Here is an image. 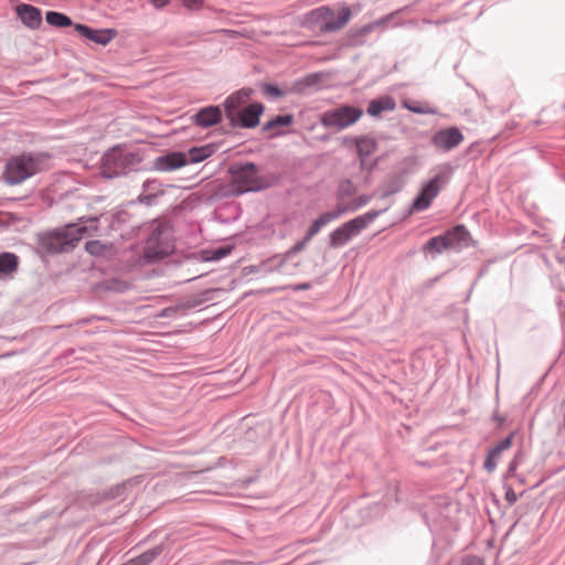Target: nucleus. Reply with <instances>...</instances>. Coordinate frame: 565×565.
<instances>
[{
  "instance_id": "nucleus-9",
  "label": "nucleus",
  "mask_w": 565,
  "mask_h": 565,
  "mask_svg": "<svg viewBox=\"0 0 565 565\" xmlns=\"http://www.w3.org/2000/svg\"><path fill=\"white\" fill-rule=\"evenodd\" d=\"M463 141V135L457 127L440 129L431 137L433 146L443 151H450Z\"/></svg>"
},
{
  "instance_id": "nucleus-29",
  "label": "nucleus",
  "mask_w": 565,
  "mask_h": 565,
  "mask_svg": "<svg viewBox=\"0 0 565 565\" xmlns=\"http://www.w3.org/2000/svg\"><path fill=\"white\" fill-rule=\"evenodd\" d=\"M183 4L188 9L198 10L202 4V0H183Z\"/></svg>"
},
{
  "instance_id": "nucleus-2",
  "label": "nucleus",
  "mask_w": 565,
  "mask_h": 565,
  "mask_svg": "<svg viewBox=\"0 0 565 565\" xmlns=\"http://www.w3.org/2000/svg\"><path fill=\"white\" fill-rule=\"evenodd\" d=\"M363 110L350 105H340L331 108L320 116V122L329 129L342 130L360 120Z\"/></svg>"
},
{
  "instance_id": "nucleus-7",
  "label": "nucleus",
  "mask_w": 565,
  "mask_h": 565,
  "mask_svg": "<svg viewBox=\"0 0 565 565\" xmlns=\"http://www.w3.org/2000/svg\"><path fill=\"white\" fill-rule=\"evenodd\" d=\"M472 243V237L466 226L456 225L444 235L431 237L426 247H465Z\"/></svg>"
},
{
  "instance_id": "nucleus-27",
  "label": "nucleus",
  "mask_w": 565,
  "mask_h": 565,
  "mask_svg": "<svg viewBox=\"0 0 565 565\" xmlns=\"http://www.w3.org/2000/svg\"><path fill=\"white\" fill-rule=\"evenodd\" d=\"M263 92H264V94H266L268 96H273V97H281L284 95V92L280 90L279 87H277L275 85H270V84H265L263 86Z\"/></svg>"
},
{
  "instance_id": "nucleus-6",
  "label": "nucleus",
  "mask_w": 565,
  "mask_h": 565,
  "mask_svg": "<svg viewBox=\"0 0 565 565\" xmlns=\"http://www.w3.org/2000/svg\"><path fill=\"white\" fill-rule=\"evenodd\" d=\"M377 215V212H369L344 223L332 233L331 244L335 246L347 244L351 237L358 235L360 231L373 222Z\"/></svg>"
},
{
  "instance_id": "nucleus-32",
  "label": "nucleus",
  "mask_w": 565,
  "mask_h": 565,
  "mask_svg": "<svg viewBox=\"0 0 565 565\" xmlns=\"http://www.w3.org/2000/svg\"><path fill=\"white\" fill-rule=\"evenodd\" d=\"M342 191L350 192L352 189V183L350 181H345L341 185Z\"/></svg>"
},
{
  "instance_id": "nucleus-18",
  "label": "nucleus",
  "mask_w": 565,
  "mask_h": 565,
  "mask_svg": "<svg viewBox=\"0 0 565 565\" xmlns=\"http://www.w3.org/2000/svg\"><path fill=\"white\" fill-rule=\"evenodd\" d=\"M294 122V116L288 115H279L268 120L263 129L265 131H271V136H279L284 134V128L289 127Z\"/></svg>"
},
{
  "instance_id": "nucleus-3",
  "label": "nucleus",
  "mask_w": 565,
  "mask_h": 565,
  "mask_svg": "<svg viewBox=\"0 0 565 565\" xmlns=\"http://www.w3.org/2000/svg\"><path fill=\"white\" fill-rule=\"evenodd\" d=\"M39 170L36 159L26 156L14 157L7 163L4 180L10 184H19Z\"/></svg>"
},
{
  "instance_id": "nucleus-5",
  "label": "nucleus",
  "mask_w": 565,
  "mask_h": 565,
  "mask_svg": "<svg viewBox=\"0 0 565 565\" xmlns=\"http://www.w3.org/2000/svg\"><path fill=\"white\" fill-rule=\"evenodd\" d=\"M264 188L263 180L257 175V169L248 163L233 171L232 191L242 194L248 191H258Z\"/></svg>"
},
{
  "instance_id": "nucleus-23",
  "label": "nucleus",
  "mask_w": 565,
  "mask_h": 565,
  "mask_svg": "<svg viewBox=\"0 0 565 565\" xmlns=\"http://www.w3.org/2000/svg\"><path fill=\"white\" fill-rule=\"evenodd\" d=\"M45 20L53 26L65 28L72 25V20L67 15L55 11H49Z\"/></svg>"
},
{
  "instance_id": "nucleus-21",
  "label": "nucleus",
  "mask_w": 565,
  "mask_h": 565,
  "mask_svg": "<svg viewBox=\"0 0 565 565\" xmlns=\"http://www.w3.org/2000/svg\"><path fill=\"white\" fill-rule=\"evenodd\" d=\"M162 553L161 546H156L152 550H149L141 555L131 558L127 563L122 565H149L156 557H158Z\"/></svg>"
},
{
  "instance_id": "nucleus-19",
  "label": "nucleus",
  "mask_w": 565,
  "mask_h": 565,
  "mask_svg": "<svg viewBox=\"0 0 565 565\" xmlns=\"http://www.w3.org/2000/svg\"><path fill=\"white\" fill-rule=\"evenodd\" d=\"M396 107V103L391 96H382L377 99H373L370 102L367 107L369 115L375 117L379 116L382 111L385 110H394Z\"/></svg>"
},
{
  "instance_id": "nucleus-30",
  "label": "nucleus",
  "mask_w": 565,
  "mask_h": 565,
  "mask_svg": "<svg viewBox=\"0 0 565 565\" xmlns=\"http://www.w3.org/2000/svg\"><path fill=\"white\" fill-rule=\"evenodd\" d=\"M505 500H507L509 503H511V504H513V503H515V502H516V500H518V495H516V493L514 492V490H513L512 488H509V489L507 490V492H505Z\"/></svg>"
},
{
  "instance_id": "nucleus-36",
  "label": "nucleus",
  "mask_w": 565,
  "mask_h": 565,
  "mask_svg": "<svg viewBox=\"0 0 565 565\" xmlns=\"http://www.w3.org/2000/svg\"><path fill=\"white\" fill-rule=\"evenodd\" d=\"M98 250H99V249H93V250H92V254H93L94 256H97V255H98V253H97Z\"/></svg>"
},
{
  "instance_id": "nucleus-8",
  "label": "nucleus",
  "mask_w": 565,
  "mask_h": 565,
  "mask_svg": "<svg viewBox=\"0 0 565 565\" xmlns=\"http://www.w3.org/2000/svg\"><path fill=\"white\" fill-rule=\"evenodd\" d=\"M445 183L446 178L443 174H437L425 183L413 202L412 211L420 212L427 210Z\"/></svg>"
},
{
  "instance_id": "nucleus-10",
  "label": "nucleus",
  "mask_w": 565,
  "mask_h": 565,
  "mask_svg": "<svg viewBox=\"0 0 565 565\" xmlns=\"http://www.w3.org/2000/svg\"><path fill=\"white\" fill-rule=\"evenodd\" d=\"M513 437L514 433L512 431L507 438L500 440L498 444H495L488 450V454L483 462V468L486 469L487 472L492 473L495 470L498 463L502 459L503 452L511 449L513 444Z\"/></svg>"
},
{
  "instance_id": "nucleus-33",
  "label": "nucleus",
  "mask_w": 565,
  "mask_h": 565,
  "mask_svg": "<svg viewBox=\"0 0 565 565\" xmlns=\"http://www.w3.org/2000/svg\"><path fill=\"white\" fill-rule=\"evenodd\" d=\"M175 310L172 309V308H167L164 310H162L160 317H168L170 315V312H174Z\"/></svg>"
},
{
  "instance_id": "nucleus-16",
  "label": "nucleus",
  "mask_w": 565,
  "mask_h": 565,
  "mask_svg": "<svg viewBox=\"0 0 565 565\" xmlns=\"http://www.w3.org/2000/svg\"><path fill=\"white\" fill-rule=\"evenodd\" d=\"M344 212L343 207L338 206L333 211H328L322 214H320L310 225L308 228L306 241L310 239L312 236H315L321 227L326 226L331 221L338 218L342 213Z\"/></svg>"
},
{
  "instance_id": "nucleus-14",
  "label": "nucleus",
  "mask_w": 565,
  "mask_h": 565,
  "mask_svg": "<svg viewBox=\"0 0 565 565\" xmlns=\"http://www.w3.org/2000/svg\"><path fill=\"white\" fill-rule=\"evenodd\" d=\"M186 154L182 152H171L156 159V168L160 171H171L185 166Z\"/></svg>"
},
{
  "instance_id": "nucleus-31",
  "label": "nucleus",
  "mask_w": 565,
  "mask_h": 565,
  "mask_svg": "<svg viewBox=\"0 0 565 565\" xmlns=\"http://www.w3.org/2000/svg\"><path fill=\"white\" fill-rule=\"evenodd\" d=\"M153 7L161 9L166 7L169 2V0H150Z\"/></svg>"
},
{
  "instance_id": "nucleus-11",
  "label": "nucleus",
  "mask_w": 565,
  "mask_h": 565,
  "mask_svg": "<svg viewBox=\"0 0 565 565\" xmlns=\"http://www.w3.org/2000/svg\"><path fill=\"white\" fill-rule=\"evenodd\" d=\"M252 89H239L228 96L224 103L226 116L231 120H235L241 109L247 106V102L250 98Z\"/></svg>"
},
{
  "instance_id": "nucleus-4",
  "label": "nucleus",
  "mask_w": 565,
  "mask_h": 565,
  "mask_svg": "<svg viewBox=\"0 0 565 565\" xmlns=\"http://www.w3.org/2000/svg\"><path fill=\"white\" fill-rule=\"evenodd\" d=\"M351 11L343 8L338 18H333V12L328 7H321L308 14V20L312 23H319L322 32H333L342 29L350 20Z\"/></svg>"
},
{
  "instance_id": "nucleus-20",
  "label": "nucleus",
  "mask_w": 565,
  "mask_h": 565,
  "mask_svg": "<svg viewBox=\"0 0 565 565\" xmlns=\"http://www.w3.org/2000/svg\"><path fill=\"white\" fill-rule=\"evenodd\" d=\"M356 150L361 160V166L364 167L367 157L377 150V143L373 138L361 137L356 139Z\"/></svg>"
},
{
  "instance_id": "nucleus-15",
  "label": "nucleus",
  "mask_w": 565,
  "mask_h": 565,
  "mask_svg": "<svg viewBox=\"0 0 565 565\" xmlns=\"http://www.w3.org/2000/svg\"><path fill=\"white\" fill-rule=\"evenodd\" d=\"M17 13L21 21L29 28L35 29L42 22L41 11L30 4H20L17 7Z\"/></svg>"
},
{
  "instance_id": "nucleus-28",
  "label": "nucleus",
  "mask_w": 565,
  "mask_h": 565,
  "mask_svg": "<svg viewBox=\"0 0 565 565\" xmlns=\"http://www.w3.org/2000/svg\"><path fill=\"white\" fill-rule=\"evenodd\" d=\"M459 565H484V562L479 556H466L461 559Z\"/></svg>"
},
{
  "instance_id": "nucleus-12",
  "label": "nucleus",
  "mask_w": 565,
  "mask_h": 565,
  "mask_svg": "<svg viewBox=\"0 0 565 565\" xmlns=\"http://www.w3.org/2000/svg\"><path fill=\"white\" fill-rule=\"evenodd\" d=\"M264 111V106L260 103L247 105L241 109L236 119L244 128H254L259 124V117Z\"/></svg>"
},
{
  "instance_id": "nucleus-22",
  "label": "nucleus",
  "mask_w": 565,
  "mask_h": 565,
  "mask_svg": "<svg viewBox=\"0 0 565 565\" xmlns=\"http://www.w3.org/2000/svg\"><path fill=\"white\" fill-rule=\"evenodd\" d=\"M18 267V257L11 253L0 254V274H11Z\"/></svg>"
},
{
  "instance_id": "nucleus-13",
  "label": "nucleus",
  "mask_w": 565,
  "mask_h": 565,
  "mask_svg": "<svg viewBox=\"0 0 565 565\" xmlns=\"http://www.w3.org/2000/svg\"><path fill=\"white\" fill-rule=\"evenodd\" d=\"M74 28L78 34L102 45L108 44L115 36V32L111 30H93L84 24H75Z\"/></svg>"
},
{
  "instance_id": "nucleus-24",
  "label": "nucleus",
  "mask_w": 565,
  "mask_h": 565,
  "mask_svg": "<svg viewBox=\"0 0 565 565\" xmlns=\"http://www.w3.org/2000/svg\"><path fill=\"white\" fill-rule=\"evenodd\" d=\"M212 154L211 147L192 148L189 151V158L191 162H201Z\"/></svg>"
},
{
  "instance_id": "nucleus-25",
  "label": "nucleus",
  "mask_w": 565,
  "mask_h": 565,
  "mask_svg": "<svg viewBox=\"0 0 565 565\" xmlns=\"http://www.w3.org/2000/svg\"><path fill=\"white\" fill-rule=\"evenodd\" d=\"M231 249H203L201 257L203 260L221 259L230 254Z\"/></svg>"
},
{
  "instance_id": "nucleus-26",
  "label": "nucleus",
  "mask_w": 565,
  "mask_h": 565,
  "mask_svg": "<svg viewBox=\"0 0 565 565\" xmlns=\"http://www.w3.org/2000/svg\"><path fill=\"white\" fill-rule=\"evenodd\" d=\"M403 107H405L406 109L411 110L412 113H415V114H426L428 113L424 107H422L417 102H413V100H404L403 102Z\"/></svg>"
},
{
  "instance_id": "nucleus-17",
  "label": "nucleus",
  "mask_w": 565,
  "mask_h": 565,
  "mask_svg": "<svg viewBox=\"0 0 565 565\" xmlns=\"http://www.w3.org/2000/svg\"><path fill=\"white\" fill-rule=\"evenodd\" d=\"M222 113L217 106H209L201 109L195 116L196 125L201 127H210L221 121Z\"/></svg>"
},
{
  "instance_id": "nucleus-1",
  "label": "nucleus",
  "mask_w": 565,
  "mask_h": 565,
  "mask_svg": "<svg viewBox=\"0 0 565 565\" xmlns=\"http://www.w3.org/2000/svg\"><path fill=\"white\" fill-rule=\"evenodd\" d=\"M96 232L97 220L92 218L49 231L42 235L41 243L44 247H75L82 243L86 248L96 247L97 241L92 239Z\"/></svg>"
},
{
  "instance_id": "nucleus-34",
  "label": "nucleus",
  "mask_w": 565,
  "mask_h": 565,
  "mask_svg": "<svg viewBox=\"0 0 565 565\" xmlns=\"http://www.w3.org/2000/svg\"><path fill=\"white\" fill-rule=\"evenodd\" d=\"M309 288V285L308 284H303L299 287H297L296 289H308Z\"/></svg>"
},
{
  "instance_id": "nucleus-35",
  "label": "nucleus",
  "mask_w": 565,
  "mask_h": 565,
  "mask_svg": "<svg viewBox=\"0 0 565 565\" xmlns=\"http://www.w3.org/2000/svg\"><path fill=\"white\" fill-rule=\"evenodd\" d=\"M515 468H516V463H515V462H512V463L510 465V471L515 470Z\"/></svg>"
}]
</instances>
